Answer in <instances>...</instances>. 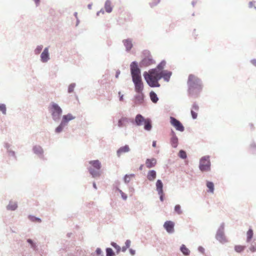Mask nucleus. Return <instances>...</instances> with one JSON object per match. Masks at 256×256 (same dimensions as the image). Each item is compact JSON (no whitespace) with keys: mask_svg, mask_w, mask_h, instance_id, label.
Listing matches in <instances>:
<instances>
[{"mask_svg":"<svg viewBox=\"0 0 256 256\" xmlns=\"http://www.w3.org/2000/svg\"><path fill=\"white\" fill-rule=\"evenodd\" d=\"M250 148H254V149H256V144L253 142L251 144H250Z\"/></svg>","mask_w":256,"mask_h":256,"instance_id":"63","label":"nucleus"},{"mask_svg":"<svg viewBox=\"0 0 256 256\" xmlns=\"http://www.w3.org/2000/svg\"><path fill=\"white\" fill-rule=\"evenodd\" d=\"M122 180L126 184H128V183L130 182V178L127 176L126 174L124 176H123V178H122Z\"/></svg>","mask_w":256,"mask_h":256,"instance_id":"54","label":"nucleus"},{"mask_svg":"<svg viewBox=\"0 0 256 256\" xmlns=\"http://www.w3.org/2000/svg\"><path fill=\"white\" fill-rule=\"evenodd\" d=\"M102 13V14H104V9L102 8L100 10L98 11L96 14L97 16H98L100 15V14Z\"/></svg>","mask_w":256,"mask_h":256,"instance_id":"62","label":"nucleus"},{"mask_svg":"<svg viewBox=\"0 0 256 256\" xmlns=\"http://www.w3.org/2000/svg\"><path fill=\"white\" fill-rule=\"evenodd\" d=\"M90 166L88 168V171L92 178H96L100 176L102 172L100 169L102 164L98 160H92L88 162Z\"/></svg>","mask_w":256,"mask_h":256,"instance_id":"3","label":"nucleus"},{"mask_svg":"<svg viewBox=\"0 0 256 256\" xmlns=\"http://www.w3.org/2000/svg\"><path fill=\"white\" fill-rule=\"evenodd\" d=\"M170 142L171 146L173 148H176L178 145V138L176 135V132L172 128L170 130Z\"/></svg>","mask_w":256,"mask_h":256,"instance_id":"11","label":"nucleus"},{"mask_svg":"<svg viewBox=\"0 0 256 256\" xmlns=\"http://www.w3.org/2000/svg\"><path fill=\"white\" fill-rule=\"evenodd\" d=\"M10 144H9L8 142H4V147L7 150H10Z\"/></svg>","mask_w":256,"mask_h":256,"instance_id":"60","label":"nucleus"},{"mask_svg":"<svg viewBox=\"0 0 256 256\" xmlns=\"http://www.w3.org/2000/svg\"><path fill=\"white\" fill-rule=\"evenodd\" d=\"M206 186L208 188V192L210 193H214V186L213 182L207 180L206 182Z\"/></svg>","mask_w":256,"mask_h":256,"instance_id":"29","label":"nucleus"},{"mask_svg":"<svg viewBox=\"0 0 256 256\" xmlns=\"http://www.w3.org/2000/svg\"><path fill=\"white\" fill-rule=\"evenodd\" d=\"M0 112H1L3 114H6V106L4 104L0 103Z\"/></svg>","mask_w":256,"mask_h":256,"instance_id":"44","label":"nucleus"},{"mask_svg":"<svg viewBox=\"0 0 256 256\" xmlns=\"http://www.w3.org/2000/svg\"><path fill=\"white\" fill-rule=\"evenodd\" d=\"M145 118L140 114H138L136 115L134 118H131L132 124L134 126L138 127L142 126L144 122L146 120Z\"/></svg>","mask_w":256,"mask_h":256,"instance_id":"10","label":"nucleus"},{"mask_svg":"<svg viewBox=\"0 0 256 256\" xmlns=\"http://www.w3.org/2000/svg\"><path fill=\"white\" fill-rule=\"evenodd\" d=\"M154 63L155 61L152 58H143L140 63H138V66L141 70V68L148 66Z\"/></svg>","mask_w":256,"mask_h":256,"instance_id":"12","label":"nucleus"},{"mask_svg":"<svg viewBox=\"0 0 256 256\" xmlns=\"http://www.w3.org/2000/svg\"><path fill=\"white\" fill-rule=\"evenodd\" d=\"M180 250L184 256H189L190 253V250L184 244L180 246Z\"/></svg>","mask_w":256,"mask_h":256,"instance_id":"26","label":"nucleus"},{"mask_svg":"<svg viewBox=\"0 0 256 256\" xmlns=\"http://www.w3.org/2000/svg\"><path fill=\"white\" fill-rule=\"evenodd\" d=\"M76 118L72 114L68 113L66 114H64L62 116L61 122L65 125L66 126H68V122L74 120Z\"/></svg>","mask_w":256,"mask_h":256,"instance_id":"16","label":"nucleus"},{"mask_svg":"<svg viewBox=\"0 0 256 256\" xmlns=\"http://www.w3.org/2000/svg\"><path fill=\"white\" fill-rule=\"evenodd\" d=\"M92 256H104V252L100 248H97L95 252L92 254Z\"/></svg>","mask_w":256,"mask_h":256,"instance_id":"35","label":"nucleus"},{"mask_svg":"<svg viewBox=\"0 0 256 256\" xmlns=\"http://www.w3.org/2000/svg\"><path fill=\"white\" fill-rule=\"evenodd\" d=\"M142 54L144 55V58H152L150 52L148 50H144L142 52Z\"/></svg>","mask_w":256,"mask_h":256,"instance_id":"48","label":"nucleus"},{"mask_svg":"<svg viewBox=\"0 0 256 256\" xmlns=\"http://www.w3.org/2000/svg\"><path fill=\"white\" fill-rule=\"evenodd\" d=\"M198 250L199 252L201 253L202 254H205V249L202 246H198Z\"/></svg>","mask_w":256,"mask_h":256,"instance_id":"55","label":"nucleus"},{"mask_svg":"<svg viewBox=\"0 0 256 256\" xmlns=\"http://www.w3.org/2000/svg\"><path fill=\"white\" fill-rule=\"evenodd\" d=\"M48 110L53 120L55 122H58L62 114V110L60 106L58 104L52 102L50 104Z\"/></svg>","mask_w":256,"mask_h":256,"instance_id":"4","label":"nucleus"},{"mask_svg":"<svg viewBox=\"0 0 256 256\" xmlns=\"http://www.w3.org/2000/svg\"><path fill=\"white\" fill-rule=\"evenodd\" d=\"M131 124V118H128L126 116L121 117L118 122V126L120 128H122L126 126L127 124Z\"/></svg>","mask_w":256,"mask_h":256,"instance_id":"15","label":"nucleus"},{"mask_svg":"<svg viewBox=\"0 0 256 256\" xmlns=\"http://www.w3.org/2000/svg\"><path fill=\"white\" fill-rule=\"evenodd\" d=\"M129 252L132 256H134L136 254V250L132 248H129Z\"/></svg>","mask_w":256,"mask_h":256,"instance_id":"57","label":"nucleus"},{"mask_svg":"<svg viewBox=\"0 0 256 256\" xmlns=\"http://www.w3.org/2000/svg\"><path fill=\"white\" fill-rule=\"evenodd\" d=\"M160 2V0H152V2L149 3L150 8H153L158 4Z\"/></svg>","mask_w":256,"mask_h":256,"instance_id":"49","label":"nucleus"},{"mask_svg":"<svg viewBox=\"0 0 256 256\" xmlns=\"http://www.w3.org/2000/svg\"><path fill=\"white\" fill-rule=\"evenodd\" d=\"M174 212L178 214V215H180L182 214V208L180 204H177L175 205L174 206Z\"/></svg>","mask_w":256,"mask_h":256,"instance_id":"39","label":"nucleus"},{"mask_svg":"<svg viewBox=\"0 0 256 256\" xmlns=\"http://www.w3.org/2000/svg\"><path fill=\"white\" fill-rule=\"evenodd\" d=\"M156 190L159 196L160 200L163 202L165 198V194L164 192V184L162 180L158 179L156 182Z\"/></svg>","mask_w":256,"mask_h":256,"instance_id":"8","label":"nucleus"},{"mask_svg":"<svg viewBox=\"0 0 256 256\" xmlns=\"http://www.w3.org/2000/svg\"><path fill=\"white\" fill-rule=\"evenodd\" d=\"M26 242L30 246V248L35 252H36L38 250V245L36 242L31 238H28Z\"/></svg>","mask_w":256,"mask_h":256,"instance_id":"24","label":"nucleus"},{"mask_svg":"<svg viewBox=\"0 0 256 256\" xmlns=\"http://www.w3.org/2000/svg\"><path fill=\"white\" fill-rule=\"evenodd\" d=\"M150 98L154 104H156L159 100V98L157 94L153 90L149 93Z\"/></svg>","mask_w":256,"mask_h":256,"instance_id":"28","label":"nucleus"},{"mask_svg":"<svg viewBox=\"0 0 256 256\" xmlns=\"http://www.w3.org/2000/svg\"><path fill=\"white\" fill-rule=\"evenodd\" d=\"M172 72L168 70H163L161 74V76H159L160 80L163 78L166 82H168L172 75Z\"/></svg>","mask_w":256,"mask_h":256,"instance_id":"20","label":"nucleus"},{"mask_svg":"<svg viewBox=\"0 0 256 256\" xmlns=\"http://www.w3.org/2000/svg\"><path fill=\"white\" fill-rule=\"evenodd\" d=\"M156 178V172L154 170H151L148 171L146 176L148 180L150 182H154Z\"/></svg>","mask_w":256,"mask_h":256,"instance_id":"23","label":"nucleus"},{"mask_svg":"<svg viewBox=\"0 0 256 256\" xmlns=\"http://www.w3.org/2000/svg\"><path fill=\"white\" fill-rule=\"evenodd\" d=\"M123 20L126 22H131L132 20V15L130 13L126 14V16L123 18Z\"/></svg>","mask_w":256,"mask_h":256,"instance_id":"46","label":"nucleus"},{"mask_svg":"<svg viewBox=\"0 0 256 256\" xmlns=\"http://www.w3.org/2000/svg\"><path fill=\"white\" fill-rule=\"evenodd\" d=\"M50 59L48 47H46L40 56V60L42 63L47 62Z\"/></svg>","mask_w":256,"mask_h":256,"instance_id":"14","label":"nucleus"},{"mask_svg":"<svg viewBox=\"0 0 256 256\" xmlns=\"http://www.w3.org/2000/svg\"><path fill=\"white\" fill-rule=\"evenodd\" d=\"M190 114L193 120H196L197 118L198 113L196 112L193 110H190Z\"/></svg>","mask_w":256,"mask_h":256,"instance_id":"53","label":"nucleus"},{"mask_svg":"<svg viewBox=\"0 0 256 256\" xmlns=\"http://www.w3.org/2000/svg\"><path fill=\"white\" fill-rule=\"evenodd\" d=\"M144 130L147 132H150L152 128V122L150 118H146V120L142 124Z\"/></svg>","mask_w":256,"mask_h":256,"instance_id":"19","label":"nucleus"},{"mask_svg":"<svg viewBox=\"0 0 256 256\" xmlns=\"http://www.w3.org/2000/svg\"><path fill=\"white\" fill-rule=\"evenodd\" d=\"M249 249L252 252H256V236Z\"/></svg>","mask_w":256,"mask_h":256,"instance_id":"42","label":"nucleus"},{"mask_svg":"<svg viewBox=\"0 0 256 256\" xmlns=\"http://www.w3.org/2000/svg\"><path fill=\"white\" fill-rule=\"evenodd\" d=\"M131 241L130 240H126L125 242V246H126L128 248H130V246Z\"/></svg>","mask_w":256,"mask_h":256,"instance_id":"56","label":"nucleus"},{"mask_svg":"<svg viewBox=\"0 0 256 256\" xmlns=\"http://www.w3.org/2000/svg\"><path fill=\"white\" fill-rule=\"evenodd\" d=\"M224 223L222 222L218 230H217L216 234V238L217 240H218L220 243L222 244H224L228 242V240L225 236L224 232Z\"/></svg>","mask_w":256,"mask_h":256,"instance_id":"7","label":"nucleus"},{"mask_svg":"<svg viewBox=\"0 0 256 256\" xmlns=\"http://www.w3.org/2000/svg\"><path fill=\"white\" fill-rule=\"evenodd\" d=\"M130 151V148L128 144H125L124 146H120L116 150V155L120 157L122 153L128 152Z\"/></svg>","mask_w":256,"mask_h":256,"instance_id":"21","label":"nucleus"},{"mask_svg":"<svg viewBox=\"0 0 256 256\" xmlns=\"http://www.w3.org/2000/svg\"><path fill=\"white\" fill-rule=\"evenodd\" d=\"M256 3V1L254 0H252V1H250L248 2V8H252L254 6V4Z\"/></svg>","mask_w":256,"mask_h":256,"instance_id":"58","label":"nucleus"},{"mask_svg":"<svg viewBox=\"0 0 256 256\" xmlns=\"http://www.w3.org/2000/svg\"><path fill=\"white\" fill-rule=\"evenodd\" d=\"M105 10L108 13H110L112 11L113 7L112 6L110 0H106L104 4Z\"/></svg>","mask_w":256,"mask_h":256,"instance_id":"25","label":"nucleus"},{"mask_svg":"<svg viewBox=\"0 0 256 256\" xmlns=\"http://www.w3.org/2000/svg\"><path fill=\"white\" fill-rule=\"evenodd\" d=\"M158 70L156 68H151L148 70V74H150L151 76H156L158 73Z\"/></svg>","mask_w":256,"mask_h":256,"instance_id":"45","label":"nucleus"},{"mask_svg":"<svg viewBox=\"0 0 256 256\" xmlns=\"http://www.w3.org/2000/svg\"><path fill=\"white\" fill-rule=\"evenodd\" d=\"M250 62L254 66H256V59L254 58L250 60Z\"/></svg>","mask_w":256,"mask_h":256,"instance_id":"64","label":"nucleus"},{"mask_svg":"<svg viewBox=\"0 0 256 256\" xmlns=\"http://www.w3.org/2000/svg\"><path fill=\"white\" fill-rule=\"evenodd\" d=\"M170 122L175 129L180 132H183L185 128L182 124L176 118L170 116Z\"/></svg>","mask_w":256,"mask_h":256,"instance_id":"9","label":"nucleus"},{"mask_svg":"<svg viewBox=\"0 0 256 256\" xmlns=\"http://www.w3.org/2000/svg\"><path fill=\"white\" fill-rule=\"evenodd\" d=\"M122 42L126 48V51L128 52H130L134 46L132 40L130 38H128L123 40Z\"/></svg>","mask_w":256,"mask_h":256,"instance_id":"17","label":"nucleus"},{"mask_svg":"<svg viewBox=\"0 0 256 256\" xmlns=\"http://www.w3.org/2000/svg\"><path fill=\"white\" fill-rule=\"evenodd\" d=\"M175 224L172 220H166L164 222L163 226L166 232L168 234H173L174 232Z\"/></svg>","mask_w":256,"mask_h":256,"instance_id":"13","label":"nucleus"},{"mask_svg":"<svg viewBox=\"0 0 256 256\" xmlns=\"http://www.w3.org/2000/svg\"><path fill=\"white\" fill-rule=\"evenodd\" d=\"M76 84L73 82L71 83L68 86V94H71L74 91V88L76 87Z\"/></svg>","mask_w":256,"mask_h":256,"instance_id":"43","label":"nucleus"},{"mask_svg":"<svg viewBox=\"0 0 256 256\" xmlns=\"http://www.w3.org/2000/svg\"><path fill=\"white\" fill-rule=\"evenodd\" d=\"M118 192L120 194L122 198L124 200H126L128 198V196L126 194H125L124 192L122 191V190H120Z\"/></svg>","mask_w":256,"mask_h":256,"instance_id":"52","label":"nucleus"},{"mask_svg":"<svg viewBox=\"0 0 256 256\" xmlns=\"http://www.w3.org/2000/svg\"><path fill=\"white\" fill-rule=\"evenodd\" d=\"M156 158H148L146 160V166L148 168H152L156 166Z\"/></svg>","mask_w":256,"mask_h":256,"instance_id":"22","label":"nucleus"},{"mask_svg":"<svg viewBox=\"0 0 256 256\" xmlns=\"http://www.w3.org/2000/svg\"><path fill=\"white\" fill-rule=\"evenodd\" d=\"M106 256H116V253L111 248H106Z\"/></svg>","mask_w":256,"mask_h":256,"instance_id":"33","label":"nucleus"},{"mask_svg":"<svg viewBox=\"0 0 256 256\" xmlns=\"http://www.w3.org/2000/svg\"><path fill=\"white\" fill-rule=\"evenodd\" d=\"M110 245L116 250V252L118 254L121 251L120 246L114 242H110Z\"/></svg>","mask_w":256,"mask_h":256,"instance_id":"38","label":"nucleus"},{"mask_svg":"<svg viewBox=\"0 0 256 256\" xmlns=\"http://www.w3.org/2000/svg\"><path fill=\"white\" fill-rule=\"evenodd\" d=\"M28 218L30 221L32 222H38L39 223L42 222V220L40 218L34 215H28Z\"/></svg>","mask_w":256,"mask_h":256,"instance_id":"34","label":"nucleus"},{"mask_svg":"<svg viewBox=\"0 0 256 256\" xmlns=\"http://www.w3.org/2000/svg\"><path fill=\"white\" fill-rule=\"evenodd\" d=\"M118 24L120 26L125 27V29H126L128 25L126 24V22L124 20L123 18H119L117 20Z\"/></svg>","mask_w":256,"mask_h":256,"instance_id":"41","label":"nucleus"},{"mask_svg":"<svg viewBox=\"0 0 256 256\" xmlns=\"http://www.w3.org/2000/svg\"><path fill=\"white\" fill-rule=\"evenodd\" d=\"M42 48H43V46L42 45L38 46L36 47V48H35L34 50V54H39L41 52V51L42 50Z\"/></svg>","mask_w":256,"mask_h":256,"instance_id":"47","label":"nucleus"},{"mask_svg":"<svg viewBox=\"0 0 256 256\" xmlns=\"http://www.w3.org/2000/svg\"><path fill=\"white\" fill-rule=\"evenodd\" d=\"M187 85L188 96L194 98H199L204 87L202 80L193 74H190L188 78Z\"/></svg>","mask_w":256,"mask_h":256,"instance_id":"2","label":"nucleus"},{"mask_svg":"<svg viewBox=\"0 0 256 256\" xmlns=\"http://www.w3.org/2000/svg\"><path fill=\"white\" fill-rule=\"evenodd\" d=\"M190 110H195L196 112L198 111L199 106L196 102H194L193 103Z\"/></svg>","mask_w":256,"mask_h":256,"instance_id":"51","label":"nucleus"},{"mask_svg":"<svg viewBox=\"0 0 256 256\" xmlns=\"http://www.w3.org/2000/svg\"><path fill=\"white\" fill-rule=\"evenodd\" d=\"M120 182L119 180H116L114 183L112 184L113 188L115 190V191L119 192L120 190H121L120 188Z\"/></svg>","mask_w":256,"mask_h":256,"instance_id":"40","label":"nucleus"},{"mask_svg":"<svg viewBox=\"0 0 256 256\" xmlns=\"http://www.w3.org/2000/svg\"><path fill=\"white\" fill-rule=\"evenodd\" d=\"M18 208V204L16 202L12 204L10 200L8 204L6 206V209L9 210L14 211Z\"/></svg>","mask_w":256,"mask_h":256,"instance_id":"30","label":"nucleus"},{"mask_svg":"<svg viewBox=\"0 0 256 256\" xmlns=\"http://www.w3.org/2000/svg\"><path fill=\"white\" fill-rule=\"evenodd\" d=\"M178 156L182 160H186L188 158L186 151L182 149H181L179 150Z\"/></svg>","mask_w":256,"mask_h":256,"instance_id":"32","label":"nucleus"},{"mask_svg":"<svg viewBox=\"0 0 256 256\" xmlns=\"http://www.w3.org/2000/svg\"><path fill=\"white\" fill-rule=\"evenodd\" d=\"M118 95H119V100L120 101V102H122L124 100V94H121V92H118Z\"/></svg>","mask_w":256,"mask_h":256,"instance_id":"59","label":"nucleus"},{"mask_svg":"<svg viewBox=\"0 0 256 256\" xmlns=\"http://www.w3.org/2000/svg\"><path fill=\"white\" fill-rule=\"evenodd\" d=\"M7 153L10 156H11L13 157L15 160H16L17 157L16 154V152L14 151L10 150H7Z\"/></svg>","mask_w":256,"mask_h":256,"instance_id":"50","label":"nucleus"},{"mask_svg":"<svg viewBox=\"0 0 256 256\" xmlns=\"http://www.w3.org/2000/svg\"><path fill=\"white\" fill-rule=\"evenodd\" d=\"M211 162L210 156L208 155L202 156L199 162L198 168L202 172H208L210 170Z\"/></svg>","mask_w":256,"mask_h":256,"instance_id":"6","label":"nucleus"},{"mask_svg":"<svg viewBox=\"0 0 256 256\" xmlns=\"http://www.w3.org/2000/svg\"><path fill=\"white\" fill-rule=\"evenodd\" d=\"M254 236V231L252 226H250L248 230L246 232V242L248 243L250 242Z\"/></svg>","mask_w":256,"mask_h":256,"instance_id":"27","label":"nucleus"},{"mask_svg":"<svg viewBox=\"0 0 256 256\" xmlns=\"http://www.w3.org/2000/svg\"><path fill=\"white\" fill-rule=\"evenodd\" d=\"M246 246L242 245H236L234 247L235 252L238 253H241L244 251Z\"/></svg>","mask_w":256,"mask_h":256,"instance_id":"37","label":"nucleus"},{"mask_svg":"<svg viewBox=\"0 0 256 256\" xmlns=\"http://www.w3.org/2000/svg\"><path fill=\"white\" fill-rule=\"evenodd\" d=\"M166 60H162L159 64H158L156 68L158 70H164V68L166 65Z\"/></svg>","mask_w":256,"mask_h":256,"instance_id":"36","label":"nucleus"},{"mask_svg":"<svg viewBox=\"0 0 256 256\" xmlns=\"http://www.w3.org/2000/svg\"><path fill=\"white\" fill-rule=\"evenodd\" d=\"M130 73L134 89L136 93L132 98V106H145L146 104V95L144 92V86L142 82L141 70L136 60L132 61L130 66Z\"/></svg>","mask_w":256,"mask_h":256,"instance_id":"1","label":"nucleus"},{"mask_svg":"<svg viewBox=\"0 0 256 256\" xmlns=\"http://www.w3.org/2000/svg\"><path fill=\"white\" fill-rule=\"evenodd\" d=\"M33 152L38 155L39 158H42L44 157V150L42 147L39 145H35L32 147Z\"/></svg>","mask_w":256,"mask_h":256,"instance_id":"18","label":"nucleus"},{"mask_svg":"<svg viewBox=\"0 0 256 256\" xmlns=\"http://www.w3.org/2000/svg\"><path fill=\"white\" fill-rule=\"evenodd\" d=\"M248 126H250V128L251 131H254L255 130V127L254 126V124L252 123V122L249 123Z\"/></svg>","mask_w":256,"mask_h":256,"instance_id":"61","label":"nucleus"},{"mask_svg":"<svg viewBox=\"0 0 256 256\" xmlns=\"http://www.w3.org/2000/svg\"><path fill=\"white\" fill-rule=\"evenodd\" d=\"M144 78L147 83L148 85L150 88H159L160 86L158 81L160 78H154L148 74L147 72H144L143 73Z\"/></svg>","mask_w":256,"mask_h":256,"instance_id":"5","label":"nucleus"},{"mask_svg":"<svg viewBox=\"0 0 256 256\" xmlns=\"http://www.w3.org/2000/svg\"><path fill=\"white\" fill-rule=\"evenodd\" d=\"M66 126L65 125H64L60 122L58 126L55 128L54 132L56 134H59L61 133L63 131L64 129Z\"/></svg>","mask_w":256,"mask_h":256,"instance_id":"31","label":"nucleus"}]
</instances>
